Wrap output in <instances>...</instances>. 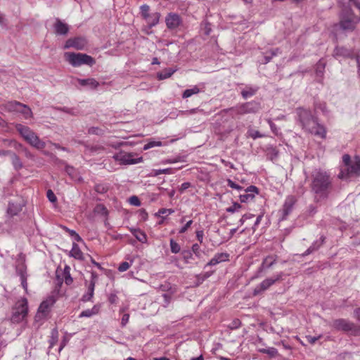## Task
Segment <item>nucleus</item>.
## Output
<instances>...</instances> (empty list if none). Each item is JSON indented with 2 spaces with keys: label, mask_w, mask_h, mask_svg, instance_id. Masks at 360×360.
<instances>
[{
  "label": "nucleus",
  "mask_w": 360,
  "mask_h": 360,
  "mask_svg": "<svg viewBox=\"0 0 360 360\" xmlns=\"http://www.w3.org/2000/svg\"><path fill=\"white\" fill-rule=\"evenodd\" d=\"M53 28L58 35H65L69 32V26L58 18H56Z\"/></svg>",
  "instance_id": "nucleus-18"
},
{
  "label": "nucleus",
  "mask_w": 360,
  "mask_h": 360,
  "mask_svg": "<svg viewBox=\"0 0 360 360\" xmlns=\"http://www.w3.org/2000/svg\"><path fill=\"white\" fill-rule=\"evenodd\" d=\"M172 169H169V168H167V169H156L154 171V173H155V176H158V175H160V174H171Z\"/></svg>",
  "instance_id": "nucleus-56"
},
{
  "label": "nucleus",
  "mask_w": 360,
  "mask_h": 360,
  "mask_svg": "<svg viewBox=\"0 0 360 360\" xmlns=\"http://www.w3.org/2000/svg\"><path fill=\"white\" fill-rule=\"evenodd\" d=\"M266 121H267L268 124H269V127H270L272 132L274 134L277 135L278 132V129L276 125L272 122V120L271 119H267Z\"/></svg>",
  "instance_id": "nucleus-53"
},
{
  "label": "nucleus",
  "mask_w": 360,
  "mask_h": 360,
  "mask_svg": "<svg viewBox=\"0 0 360 360\" xmlns=\"http://www.w3.org/2000/svg\"><path fill=\"white\" fill-rule=\"evenodd\" d=\"M28 314V302L25 297L18 300L12 308L11 321L19 323L25 320Z\"/></svg>",
  "instance_id": "nucleus-4"
},
{
  "label": "nucleus",
  "mask_w": 360,
  "mask_h": 360,
  "mask_svg": "<svg viewBox=\"0 0 360 360\" xmlns=\"http://www.w3.org/2000/svg\"><path fill=\"white\" fill-rule=\"evenodd\" d=\"M192 224H193L192 220H189L188 221H187L186 224L180 229V230L179 231V233H185L188 230V229L191 226Z\"/></svg>",
  "instance_id": "nucleus-59"
},
{
  "label": "nucleus",
  "mask_w": 360,
  "mask_h": 360,
  "mask_svg": "<svg viewBox=\"0 0 360 360\" xmlns=\"http://www.w3.org/2000/svg\"><path fill=\"white\" fill-rule=\"evenodd\" d=\"M169 285H170L169 283H167V284L161 285V288L162 289V290H166V289H169L171 290V292L169 294L165 293L162 295L165 307H167L169 305V304L170 303L171 300H172V294L174 293V290H172V288L169 287Z\"/></svg>",
  "instance_id": "nucleus-30"
},
{
  "label": "nucleus",
  "mask_w": 360,
  "mask_h": 360,
  "mask_svg": "<svg viewBox=\"0 0 360 360\" xmlns=\"http://www.w3.org/2000/svg\"><path fill=\"white\" fill-rule=\"evenodd\" d=\"M165 22L167 27L169 29L173 30L178 27L180 25V24L181 23V19L178 14L170 13L166 17Z\"/></svg>",
  "instance_id": "nucleus-15"
},
{
  "label": "nucleus",
  "mask_w": 360,
  "mask_h": 360,
  "mask_svg": "<svg viewBox=\"0 0 360 360\" xmlns=\"http://www.w3.org/2000/svg\"><path fill=\"white\" fill-rule=\"evenodd\" d=\"M15 129L25 141L27 140V139H29V137L34 133L30 127L21 124H17L15 125Z\"/></svg>",
  "instance_id": "nucleus-23"
},
{
  "label": "nucleus",
  "mask_w": 360,
  "mask_h": 360,
  "mask_svg": "<svg viewBox=\"0 0 360 360\" xmlns=\"http://www.w3.org/2000/svg\"><path fill=\"white\" fill-rule=\"evenodd\" d=\"M15 129L25 141L27 140V139H29V137L34 133L30 127L21 124H17L15 125Z\"/></svg>",
  "instance_id": "nucleus-22"
},
{
  "label": "nucleus",
  "mask_w": 360,
  "mask_h": 360,
  "mask_svg": "<svg viewBox=\"0 0 360 360\" xmlns=\"http://www.w3.org/2000/svg\"><path fill=\"white\" fill-rule=\"evenodd\" d=\"M46 196L49 200L51 202H55L57 200V198L52 190L49 189L46 192Z\"/></svg>",
  "instance_id": "nucleus-52"
},
{
  "label": "nucleus",
  "mask_w": 360,
  "mask_h": 360,
  "mask_svg": "<svg viewBox=\"0 0 360 360\" xmlns=\"http://www.w3.org/2000/svg\"><path fill=\"white\" fill-rule=\"evenodd\" d=\"M279 52V49H276L274 50H271L270 53L271 55L270 56H264V61L263 62L264 64H266L268 63L269 62H270V60H271V58L276 56L278 54V53Z\"/></svg>",
  "instance_id": "nucleus-47"
},
{
  "label": "nucleus",
  "mask_w": 360,
  "mask_h": 360,
  "mask_svg": "<svg viewBox=\"0 0 360 360\" xmlns=\"http://www.w3.org/2000/svg\"><path fill=\"white\" fill-rule=\"evenodd\" d=\"M86 150L89 153L90 155H94L95 153H98L101 150H103V148L101 146H86Z\"/></svg>",
  "instance_id": "nucleus-46"
},
{
  "label": "nucleus",
  "mask_w": 360,
  "mask_h": 360,
  "mask_svg": "<svg viewBox=\"0 0 360 360\" xmlns=\"http://www.w3.org/2000/svg\"><path fill=\"white\" fill-rule=\"evenodd\" d=\"M343 167L338 176L342 180H349L352 177L360 176V158L356 156L353 160L348 154L342 156Z\"/></svg>",
  "instance_id": "nucleus-3"
},
{
  "label": "nucleus",
  "mask_w": 360,
  "mask_h": 360,
  "mask_svg": "<svg viewBox=\"0 0 360 360\" xmlns=\"http://www.w3.org/2000/svg\"><path fill=\"white\" fill-rule=\"evenodd\" d=\"M325 66L326 63L324 62V60L322 59L319 60L316 66V74L317 77L320 78L323 77Z\"/></svg>",
  "instance_id": "nucleus-37"
},
{
  "label": "nucleus",
  "mask_w": 360,
  "mask_h": 360,
  "mask_svg": "<svg viewBox=\"0 0 360 360\" xmlns=\"http://www.w3.org/2000/svg\"><path fill=\"white\" fill-rule=\"evenodd\" d=\"M135 154L133 153H126L121 151L115 153L112 158L119 162L122 165H134L143 161L142 157L134 158Z\"/></svg>",
  "instance_id": "nucleus-11"
},
{
  "label": "nucleus",
  "mask_w": 360,
  "mask_h": 360,
  "mask_svg": "<svg viewBox=\"0 0 360 360\" xmlns=\"http://www.w3.org/2000/svg\"><path fill=\"white\" fill-rule=\"evenodd\" d=\"M131 265V263H129L127 262H122L119 267H118V270L120 271V272H124L125 271H127Z\"/></svg>",
  "instance_id": "nucleus-51"
},
{
  "label": "nucleus",
  "mask_w": 360,
  "mask_h": 360,
  "mask_svg": "<svg viewBox=\"0 0 360 360\" xmlns=\"http://www.w3.org/2000/svg\"><path fill=\"white\" fill-rule=\"evenodd\" d=\"M22 210V207L20 204L9 202L8 207L7 209V213L11 216L13 217L20 213Z\"/></svg>",
  "instance_id": "nucleus-28"
},
{
  "label": "nucleus",
  "mask_w": 360,
  "mask_h": 360,
  "mask_svg": "<svg viewBox=\"0 0 360 360\" xmlns=\"http://www.w3.org/2000/svg\"><path fill=\"white\" fill-rule=\"evenodd\" d=\"M176 71V69L166 68L161 72H158L157 77L159 80H163L169 78Z\"/></svg>",
  "instance_id": "nucleus-32"
},
{
  "label": "nucleus",
  "mask_w": 360,
  "mask_h": 360,
  "mask_svg": "<svg viewBox=\"0 0 360 360\" xmlns=\"http://www.w3.org/2000/svg\"><path fill=\"white\" fill-rule=\"evenodd\" d=\"M306 179L309 182L315 202H321L328 198L333 188V179L328 171L314 168L306 176Z\"/></svg>",
  "instance_id": "nucleus-1"
},
{
  "label": "nucleus",
  "mask_w": 360,
  "mask_h": 360,
  "mask_svg": "<svg viewBox=\"0 0 360 360\" xmlns=\"http://www.w3.org/2000/svg\"><path fill=\"white\" fill-rule=\"evenodd\" d=\"M17 274L19 275L20 278L21 285L23 289L26 292H27V276L26 274V271L24 268H21L17 270Z\"/></svg>",
  "instance_id": "nucleus-34"
},
{
  "label": "nucleus",
  "mask_w": 360,
  "mask_h": 360,
  "mask_svg": "<svg viewBox=\"0 0 360 360\" xmlns=\"http://www.w3.org/2000/svg\"><path fill=\"white\" fill-rule=\"evenodd\" d=\"M78 83L83 86H88L91 89H96L99 83L94 78L77 79Z\"/></svg>",
  "instance_id": "nucleus-24"
},
{
  "label": "nucleus",
  "mask_w": 360,
  "mask_h": 360,
  "mask_svg": "<svg viewBox=\"0 0 360 360\" xmlns=\"http://www.w3.org/2000/svg\"><path fill=\"white\" fill-rule=\"evenodd\" d=\"M321 338V335L319 336H311V335H307L306 339L307 340L311 345H314L318 340H319Z\"/></svg>",
  "instance_id": "nucleus-55"
},
{
  "label": "nucleus",
  "mask_w": 360,
  "mask_h": 360,
  "mask_svg": "<svg viewBox=\"0 0 360 360\" xmlns=\"http://www.w3.org/2000/svg\"><path fill=\"white\" fill-rule=\"evenodd\" d=\"M55 302L56 300L53 296L49 297L45 300H44L38 308L34 318L35 321H40L46 319L51 311V308L53 307Z\"/></svg>",
  "instance_id": "nucleus-9"
},
{
  "label": "nucleus",
  "mask_w": 360,
  "mask_h": 360,
  "mask_svg": "<svg viewBox=\"0 0 360 360\" xmlns=\"http://www.w3.org/2000/svg\"><path fill=\"white\" fill-rule=\"evenodd\" d=\"M100 307L98 305H94L91 309H87L82 311L79 317H91L94 315H96L98 313Z\"/></svg>",
  "instance_id": "nucleus-33"
},
{
  "label": "nucleus",
  "mask_w": 360,
  "mask_h": 360,
  "mask_svg": "<svg viewBox=\"0 0 360 360\" xmlns=\"http://www.w3.org/2000/svg\"><path fill=\"white\" fill-rule=\"evenodd\" d=\"M129 202L131 205H135V206H139L141 205V202H140L139 199L138 198V197H136L135 195L131 196L130 198Z\"/></svg>",
  "instance_id": "nucleus-60"
},
{
  "label": "nucleus",
  "mask_w": 360,
  "mask_h": 360,
  "mask_svg": "<svg viewBox=\"0 0 360 360\" xmlns=\"http://www.w3.org/2000/svg\"><path fill=\"white\" fill-rule=\"evenodd\" d=\"M192 252L197 256L200 255V248L198 244L195 243L192 245Z\"/></svg>",
  "instance_id": "nucleus-58"
},
{
  "label": "nucleus",
  "mask_w": 360,
  "mask_h": 360,
  "mask_svg": "<svg viewBox=\"0 0 360 360\" xmlns=\"http://www.w3.org/2000/svg\"><path fill=\"white\" fill-rule=\"evenodd\" d=\"M65 56L66 60L73 67H79L82 65L92 66L96 63L94 58L86 53H65Z\"/></svg>",
  "instance_id": "nucleus-6"
},
{
  "label": "nucleus",
  "mask_w": 360,
  "mask_h": 360,
  "mask_svg": "<svg viewBox=\"0 0 360 360\" xmlns=\"http://www.w3.org/2000/svg\"><path fill=\"white\" fill-rule=\"evenodd\" d=\"M229 255L226 252L217 253L207 264V266H214L222 262L229 260Z\"/></svg>",
  "instance_id": "nucleus-19"
},
{
  "label": "nucleus",
  "mask_w": 360,
  "mask_h": 360,
  "mask_svg": "<svg viewBox=\"0 0 360 360\" xmlns=\"http://www.w3.org/2000/svg\"><path fill=\"white\" fill-rule=\"evenodd\" d=\"M129 314H124L122 316V320H121L122 327H124L127 324V323L129 322Z\"/></svg>",
  "instance_id": "nucleus-62"
},
{
  "label": "nucleus",
  "mask_w": 360,
  "mask_h": 360,
  "mask_svg": "<svg viewBox=\"0 0 360 360\" xmlns=\"http://www.w3.org/2000/svg\"><path fill=\"white\" fill-rule=\"evenodd\" d=\"M6 108L10 112L22 114L25 119H29L32 116V110L27 105L15 101L8 102Z\"/></svg>",
  "instance_id": "nucleus-10"
},
{
  "label": "nucleus",
  "mask_w": 360,
  "mask_h": 360,
  "mask_svg": "<svg viewBox=\"0 0 360 360\" xmlns=\"http://www.w3.org/2000/svg\"><path fill=\"white\" fill-rule=\"evenodd\" d=\"M276 263V258L273 256H268L265 257L262 263L261 264L260 267L259 268V272H262L263 270L269 269Z\"/></svg>",
  "instance_id": "nucleus-27"
},
{
  "label": "nucleus",
  "mask_w": 360,
  "mask_h": 360,
  "mask_svg": "<svg viewBox=\"0 0 360 360\" xmlns=\"http://www.w3.org/2000/svg\"><path fill=\"white\" fill-rule=\"evenodd\" d=\"M335 56H349L350 55L349 51L343 48V47H336L334 50Z\"/></svg>",
  "instance_id": "nucleus-43"
},
{
  "label": "nucleus",
  "mask_w": 360,
  "mask_h": 360,
  "mask_svg": "<svg viewBox=\"0 0 360 360\" xmlns=\"http://www.w3.org/2000/svg\"><path fill=\"white\" fill-rule=\"evenodd\" d=\"M26 141L32 147L38 150H41L46 146V143L41 141L34 132L29 137V139H27V140H26Z\"/></svg>",
  "instance_id": "nucleus-17"
},
{
  "label": "nucleus",
  "mask_w": 360,
  "mask_h": 360,
  "mask_svg": "<svg viewBox=\"0 0 360 360\" xmlns=\"http://www.w3.org/2000/svg\"><path fill=\"white\" fill-rule=\"evenodd\" d=\"M325 240L324 236H321L319 240L314 241L312 245L304 252V256H307L317 250L323 243Z\"/></svg>",
  "instance_id": "nucleus-25"
},
{
  "label": "nucleus",
  "mask_w": 360,
  "mask_h": 360,
  "mask_svg": "<svg viewBox=\"0 0 360 360\" xmlns=\"http://www.w3.org/2000/svg\"><path fill=\"white\" fill-rule=\"evenodd\" d=\"M200 92V89L198 86H193L191 89H186L182 95L184 98H189L193 95L197 94Z\"/></svg>",
  "instance_id": "nucleus-38"
},
{
  "label": "nucleus",
  "mask_w": 360,
  "mask_h": 360,
  "mask_svg": "<svg viewBox=\"0 0 360 360\" xmlns=\"http://www.w3.org/2000/svg\"><path fill=\"white\" fill-rule=\"evenodd\" d=\"M130 231L132 235L141 243H147V236L145 232L141 231L139 229H130Z\"/></svg>",
  "instance_id": "nucleus-26"
},
{
  "label": "nucleus",
  "mask_w": 360,
  "mask_h": 360,
  "mask_svg": "<svg viewBox=\"0 0 360 360\" xmlns=\"http://www.w3.org/2000/svg\"><path fill=\"white\" fill-rule=\"evenodd\" d=\"M87 44V39L85 37H78L70 38L66 41L64 49L74 48L77 50H83L86 46Z\"/></svg>",
  "instance_id": "nucleus-13"
},
{
  "label": "nucleus",
  "mask_w": 360,
  "mask_h": 360,
  "mask_svg": "<svg viewBox=\"0 0 360 360\" xmlns=\"http://www.w3.org/2000/svg\"><path fill=\"white\" fill-rule=\"evenodd\" d=\"M141 15L144 20H148L150 18V7L147 4L141 5L140 7Z\"/></svg>",
  "instance_id": "nucleus-41"
},
{
  "label": "nucleus",
  "mask_w": 360,
  "mask_h": 360,
  "mask_svg": "<svg viewBox=\"0 0 360 360\" xmlns=\"http://www.w3.org/2000/svg\"><path fill=\"white\" fill-rule=\"evenodd\" d=\"M162 143L160 141H150L144 145L143 150H148L155 146H161Z\"/></svg>",
  "instance_id": "nucleus-49"
},
{
  "label": "nucleus",
  "mask_w": 360,
  "mask_h": 360,
  "mask_svg": "<svg viewBox=\"0 0 360 360\" xmlns=\"http://www.w3.org/2000/svg\"><path fill=\"white\" fill-rule=\"evenodd\" d=\"M241 208V205L238 202H234L231 206L226 208L227 212L234 213L236 212H238Z\"/></svg>",
  "instance_id": "nucleus-48"
},
{
  "label": "nucleus",
  "mask_w": 360,
  "mask_h": 360,
  "mask_svg": "<svg viewBox=\"0 0 360 360\" xmlns=\"http://www.w3.org/2000/svg\"><path fill=\"white\" fill-rule=\"evenodd\" d=\"M354 12L349 5L342 4L340 27L347 32H352L356 27V22L353 19Z\"/></svg>",
  "instance_id": "nucleus-5"
},
{
  "label": "nucleus",
  "mask_w": 360,
  "mask_h": 360,
  "mask_svg": "<svg viewBox=\"0 0 360 360\" xmlns=\"http://www.w3.org/2000/svg\"><path fill=\"white\" fill-rule=\"evenodd\" d=\"M258 193V188L255 186H250L245 190V193L240 195V200L241 202H248L253 200L255 194Z\"/></svg>",
  "instance_id": "nucleus-16"
},
{
  "label": "nucleus",
  "mask_w": 360,
  "mask_h": 360,
  "mask_svg": "<svg viewBox=\"0 0 360 360\" xmlns=\"http://www.w3.org/2000/svg\"><path fill=\"white\" fill-rule=\"evenodd\" d=\"M68 232L70 233V235L74 238V240L80 242L82 241V238L80 237V236L74 230H70L67 229Z\"/></svg>",
  "instance_id": "nucleus-50"
},
{
  "label": "nucleus",
  "mask_w": 360,
  "mask_h": 360,
  "mask_svg": "<svg viewBox=\"0 0 360 360\" xmlns=\"http://www.w3.org/2000/svg\"><path fill=\"white\" fill-rule=\"evenodd\" d=\"M259 88L257 86H246L244 89L241 91V95L243 98L247 99L252 96H254Z\"/></svg>",
  "instance_id": "nucleus-31"
},
{
  "label": "nucleus",
  "mask_w": 360,
  "mask_h": 360,
  "mask_svg": "<svg viewBox=\"0 0 360 360\" xmlns=\"http://www.w3.org/2000/svg\"><path fill=\"white\" fill-rule=\"evenodd\" d=\"M314 110H321L325 115L328 113L326 103L319 101H316L314 102Z\"/></svg>",
  "instance_id": "nucleus-40"
},
{
  "label": "nucleus",
  "mask_w": 360,
  "mask_h": 360,
  "mask_svg": "<svg viewBox=\"0 0 360 360\" xmlns=\"http://www.w3.org/2000/svg\"><path fill=\"white\" fill-rule=\"evenodd\" d=\"M297 202V198L294 195H288L284 201L282 209L280 210L281 212V219L285 220L287 217L292 212L294 205Z\"/></svg>",
  "instance_id": "nucleus-14"
},
{
  "label": "nucleus",
  "mask_w": 360,
  "mask_h": 360,
  "mask_svg": "<svg viewBox=\"0 0 360 360\" xmlns=\"http://www.w3.org/2000/svg\"><path fill=\"white\" fill-rule=\"evenodd\" d=\"M117 300H118V297L117 296L115 295V294H110L108 297V301L111 303V304H115L117 303Z\"/></svg>",
  "instance_id": "nucleus-64"
},
{
  "label": "nucleus",
  "mask_w": 360,
  "mask_h": 360,
  "mask_svg": "<svg viewBox=\"0 0 360 360\" xmlns=\"http://www.w3.org/2000/svg\"><path fill=\"white\" fill-rule=\"evenodd\" d=\"M248 136L252 138L253 139H256L258 138H262L264 136V134H262L259 131L254 130L252 129H250L248 131Z\"/></svg>",
  "instance_id": "nucleus-45"
},
{
  "label": "nucleus",
  "mask_w": 360,
  "mask_h": 360,
  "mask_svg": "<svg viewBox=\"0 0 360 360\" xmlns=\"http://www.w3.org/2000/svg\"><path fill=\"white\" fill-rule=\"evenodd\" d=\"M15 129L25 141L27 140V139H29V137L34 133L30 127L21 124H17L15 125Z\"/></svg>",
  "instance_id": "nucleus-21"
},
{
  "label": "nucleus",
  "mask_w": 360,
  "mask_h": 360,
  "mask_svg": "<svg viewBox=\"0 0 360 360\" xmlns=\"http://www.w3.org/2000/svg\"><path fill=\"white\" fill-rule=\"evenodd\" d=\"M297 120L305 131L314 134L323 139L326 137V129L318 122L317 117L311 114L309 109L298 108L296 110Z\"/></svg>",
  "instance_id": "nucleus-2"
},
{
  "label": "nucleus",
  "mask_w": 360,
  "mask_h": 360,
  "mask_svg": "<svg viewBox=\"0 0 360 360\" xmlns=\"http://www.w3.org/2000/svg\"><path fill=\"white\" fill-rule=\"evenodd\" d=\"M259 108L260 105L259 103L251 101L231 108L229 110L233 115H244L255 113L259 110Z\"/></svg>",
  "instance_id": "nucleus-7"
},
{
  "label": "nucleus",
  "mask_w": 360,
  "mask_h": 360,
  "mask_svg": "<svg viewBox=\"0 0 360 360\" xmlns=\"http://www.w3.org/2000/svg\"><path fill=\"white\" fill-rule=\"evenodd\" d=\"M169 245H170L171 252L172 253L176 254L180 252L181 247L174 239H172V238L170 239Z\"/></svg>",
  "instance_id": "nucleus-44"
},
{
  "label": "nucleus",
  "mask_w": 360,
  "mask_h": 360,
  "mask_svg": "<svg viewBox=\"0 0 360 360\" xmlns=\"http://www.w3.org/2000/svg\"><path fill=\"white\" fill-rule=\"evenodd\" d=\"M12 164L15 170H19L22 167V163L19 157L13 152L10 155Z\"/></svg>",
  "instance_id": "nucleus-35"
},
{
  "label": "nucleus",
  "mask_w": 360,
  "mask_h": 360,
  "mask_svg": "<svg viewBox=\"0 0 360 360\" xmlns=\"http://www.w3.org/2000/svg\"><path fill=\"white\" fill-rule=\"evenodd\" d=\"M283 275L284 274L283 272H279L272 277L266 278L254 288L253 295L255 296L262 293L277 281L283 280Z\"/></svg>",
  "instance_id": "nucleus-8"
},
{
  "label": "nucleus",
  "mask_w": 360,
  "mask_h": 360,
  "mask_svg": "<svg viewBox=\"0 0 360 360\" xmlns=\"http://www.w3.org/2000/svg\"><path fill=\"white\" fill-rule=\"evenodd\" d=\"M160 18V14L158 13H153L150 15V18L148 20H146L148 22L149 27H152L153 26H155L158 22Z\"/></svg>",
  "instance_id": "nucleus-39"
},
{
  "label": "nucleus",
  "mask_w": 360,
  "mask_h": 360,
  "mask_svg": "<svg viewBox=\"0 0 360 360\" xmlns=\"http://www.w3.org/2000/svg\"><path fill=\"white\" fill-rule=\"evenodd\" d=\"M58 340V331L56 328H54L51 330V336L49 340V348L53 347V346L57 343Z\"/></svg>",
  "instance_id": "nucleus-36"
},
{
  "label": "nucleus",
  "mask_w": 360,
  "mask_h": 360,
  "mask_svg": "<svg viewBox=\"0 0 360 360\" xmlns=\"http://www.w3.org/2000/svg\"><path fill=\"white\" fill-rule=\"evenodd\" d=\"M102 130L98 127H91L88 129V133L91 134H101Z\"/></svg>",
  "instance_id": "nucleus-61"
},
{
  "label": "nucleus",
  "mask_w": 360,
  "mask_h": 360,
  "mask_svg": "<svg viewBox=\"0 0 360 360\" xmlns=\"http://www.w3.org/2000/svg\"><path fill=\"white\" fill-rule=\"evenodd\" d=\"M227 185L229 187H231V188H233V189H236V190H238V191L242 189V186H240V185L236 184L235 182H233L231 179H228L227 180Z\"/></svg>",
  "instance_id": "nucleus-54"
},
{
  "label": "nucleus",
  "mask_w": 360,
  "mask_h": 360,
  "mask_svg": "<svg viewBox=\"0 0 360 360\" xmlns=\"http://www.w3.org/2000/svg\"><path fill=\"white\" fill-rule=\"evenodd\" d=\"M191 186V184L190 182H184L181 184L179 188V191L180 193H183L186 189Z\"/></svg>",
  "instance_id": "nucleus-57"
},
{
  "label": "nucleus",
  "mask_w": 360,
  "mask_h": 360,
  "mask_svg": "<svg viewBox=\"0 0 360 360\" xmlns=\"http://www.w3.org/2000/svg\"><path fill=\"white\" fill-rule=\"evenodd\" d=\"M259 352L263 354H266L269 356L274 357L278 354V350L274 347H269L266 349H259Z\"/></svg>",
  "instance_id": "nucleus-42"
},
{
  "label": "nucleus",
  "mask_w": 360,
  "mask_h": 360,
  "mask_svg": "<svg viewBox=\"0 0 360 360\" xmlns=\"http://www.w3.org/2000/svg\"><path fill=\"white\" fill-rule=\"evenodd\" d=\"M220 161L225 167H229L233 169H236V168L235 167L234 165L232 162L227 161L224 159H221Z\"/></svg>",
  "instance_id": "nucleus-63"
},
{
  "label": "nucleus",
  "mask_w": 360,
  "mask_h": 360,
  "mask_svg": "<svg viewBox=\"0 0 360 360\" xmlns=\"http://www.w3.org/2000/svg\"><path fill=\"white\" fill-rule=\"evenodd\" d=\"M70 255L77 259H83V253L81 251L79 245L75 243H72V249L70 251Z\"/></svg>",
  "instance_id": "nucleus-29"
},
{
  "label": "nucleus",
  "mask_w": 360,
  "mask_h": 360,
  "mask_svg": "<svg viewBox=\"0 0 360 360\" xmlns=\"http://www.w3.org/2000/svg\"><path fill=\"white\" fill-rule=\"evenodd\" d=\"M91 280L90 281V283L88 286L87 292L84 294L82 297V300L84 302H88L94 296V288H95V275L93 273L91 275Z\"/></svg>",
  "instance_id": "nucleus-20"
},
{
  "label": "nucleus",
  "mask_w": 360,
  "mask_h": 360,
  "mask_svg": "<svg viewBox=\"0 0 360 360\" xmlns=\"http://www.w3.org/2000/svg\"><path fill=\"white\" fill-rule=\"evenodd\" d=\"M332 326L337 330L346 333H354L356 331V326L352 322L344 319L335 320L332 323Z\"/></svg>",
  "instance_id": "nucleus-12"
}]
</instances>
